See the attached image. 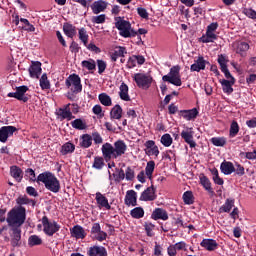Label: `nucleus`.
I'll use <instances>...</instances> for the list:
<instances>
[{"instance_id": "nucleus-33", "label": "nucleus", "mask_w": 256, "mask_h": 256, "mask_svg": "<svg viewBox=\"0 0 256 256\" xmlns=\"http://www.w3.org/2000/svg\"><path fill=\"white\" fill-rule=\"evenodd\" d=\"M98 99L104 107H111V105H113V100L111 99V96L107 95V93L99 94Z\"/></svg>"}, {"instance_id": "nucleus-49", "label": "nucleus", "mask_w": 256, "mask_h": 256, "mask_svg": "<svg viewBox=\"0 0 256 256\" xmlns=\"http://www.w3.org/2000/svg\"><path fill=\"white\" fill-rule=\"evenodd\" d=\"M211 173L213 175L212 179L214 183H216V185H223L224 181H223V178L219 177V170H217L216 168H213L211 170Z\"/></svg>"}, {"instance_id": "nucleus-8", "label": "nucleus", "mask_w": 256, "mask_h": 256, "mask_svg": "<svg viewBox=\"0 0 256 256\" xmlns=\"http://www.w3.org/2000/svg\"><path fill=\"white\" fill-rule=\"evenodd\" d=\"M133 79L141 89H149L151 83H153V78L150 75L143 73L134 74Z\"/></svg>"}, {"instance_id": "nucleus-5", "label": "nucleus", "mask_w": 256, "mask_h": 256, "mask_svg": "<svg viewBox=\"0 0 256 256\" xmlns=\"http://www.w3.org/2000/svg\"><path fill=\"white\" fill-rule=\"evenodd\" d=\"M180 71H181V68L179 66H173L170 69L169 74L164 75L162 77V80L167 82V83H171V85H175L176 87H181V85L183 83L181 82Z\"/></svg>"}, {"instance_id": "nucleus-53", "label": "nucleus", "mask_w": 256, "mask_h": 256, "mask_svg": "<svg viewBox=\"0 0 256 256\" xmlns=\"http://www.w3.org/2000/svg\"><path fill=\"white\" fill-rule=\"evenodd\" d=\"M21 23H24L25 27H24V31H28L30 33L35 32V26H33L29 20L25 19V18H21L20 19Z\"/></svg>"}, {"instance_id": "nucleus-29", "label": "nucleus", "mask_w": 256, "mask_h": 256, "mask_svg": "<svg viewBox=\"0 0 256 256\" xmlns=\"http://www.w3.org/2000/svg\"><path fill=\"white\" fill-rule=\"evenodd\" d=\"M10 175L13 177L15 180L18 181V183H21L23 179V170L17 166H12L10 168Z\"/></svg>"}, {"instance_id": "nucleus-42", "label": "nucleus", "mask_w": 256, "mask_h": 256, "mask_svg": "<svg viewBox=\"0 0 256 256\" xmlns=\"http://www.w3.org/2000/svg\"><path fill=\"white\" fill-rule=\"evenodd\" d=\"M75 151V144L71 142L65 143L61 148L62 155H68V153H73Z\"/></svg>"}, {"instance_id": "nucleus-41", "label": "nucleus", "mask_w": 256, "mask_h": 256, "mask_svg": "<svg viewBox=\"0 0 256 256\" xmlns=\"http://www.w3.org/2000/svg\"><path fill=\"white\" fill-rule=\"evenodd\" d=\"M82 67H84V69H87L88 71H95L97 63L93 59L84 60L82 61Z\"/></svg>"}, {"instance_id": "nucleus-1", "label": "nucleus", "mask_w": 256, "mask_h": 256, "mask_svg": "<svg viewBox=\"0 0 256 256\" xmlns=\"http://www.w3.org/2000/svg\"><path fill=\"white\" fill-rule=\"evenodd\" d=\"M127 152V144L122 140H118L111 145L110 143H105L102 145V154L105 161H111V159H119L122 155Z\"/></svg>"}, {"instance_id": "nucleus-30", "label": "nucleus", "mask_w": 256, "mask_h": 256, "mask_svg": "<svg viewBox=\"0 0 256 256\" xmlns=\"http://www.w3.org/2000/svg\"><path fill=\"white\" fill-rule=\"evenodd\" d=\"M63 31L67 37H70V39H73V37L77 35V28L69 23L63 25Z\"/></svg>"}, {"instance_id": "nucleus-62", "label": "nucleus", "mask_w": 256, "mask_h": 256, "mask_svg": "<svg viewBox=\"0 0 256 256\" xmlns=\"http://www.w3.org/2000/svg\"><path fill=\"white\" fill-rule=\"evenodd\" d=\"M125 178L127 181H132V179H135V171L131 169V167H128L125 172Z\"/></svg>"}, {"instance_id": "nucleus-20", "label": "nucleus", "mask_w": 256, "mask_h": 256, "mask_svg": "<svg viewBox=\"0 0 256 256\" xmlns=\"http://www.w3.org/2000/svg\"><path fill=\"white\" fill-rule=\"evenodd\" d=\"M151 217L154 219V221H157L161 219L162 221H167L169 219V214H167V211L163 208H156L153 212Z\"/></svg>"}, {"instance_id": "nucleus-40", "label": "nucleus", "mask_w": 256, "mask_h": 256, "mask_svg": "<svg viewBox=\"0 0 256 256\" xmlns=\"http://www.w3.org/2000/svg\"><path fill=\"white\" fill-rule=\"evenodd\" d=\"M130 215L133 219H141L145 215V210L141 207H136L130 211Z\"/></svg>"}, {"instance_id": "nucleus-63", "label": "nucleus", "mask_w": 256, "mask_h": 256, "mask_svg": "<svg viewBox=\"0 0 256 256\" xmlns=\"http://www.w3.org/2000/svg\"><path fill=\"white\" fill-rule=\"evenodd\" d=\"M137 13L142 17V19H149V13L145 8H137Z\"/></svg>"}, {"instance_id": "nucleus-16", "label": "nucleus", "mask_w": 256, "mask_h": 256, "mask_svg": "<svg viewBox=\"0 0 256 256\" xmlns=\"http://www.w3.org/2000/svg\"><path fill=\"white\" fill-rule=\"evenodd\" d=\"M124 202L128 207H137V192L135 190H128Z\"/></svg>"}, {"instance_id": "nucleus-50", "label": "nucleus", "mask_w": 256, "mask_h": 256, "mask_svg": "<svg viewBox=\"0 0 256 256\" xmlns=\"http://www.w3.org/2000/svg\"><path fill=\"white\" fill-rule=\"evenodd\" d=\"M92 167L94 169H103V167H105V160L103 157H95Z\"/></svg>"}, {"instance_id": "nucleus-38", "label": "nucleus", "mask_w": 256, "mask_h": 256, "mask_svg": "<svg viewBox=\"0 0 256 256\" xmlns=\"http://www.w3.org/2000/svg\"><path fill=\"white\" fill-rule=\"evenodd\" d=\"M59 117H62V119H68V121H71L73 119V114L71 113V110L66 108H60L58 110Z\"/></svg>"}, {"instance_id": "nucleus-60", "label": "nucleus", "mask_w": 256, "mask_h": 256, "mask_svg": "<svg viewBox=\"0 0 256 256\" xmlns=\"http://www.w3.org/2000/svg\"><path fill=\"white\" fill-rule=\"evenodd\" d=\"M16 203L18 205H29V203H31V200H29V198L27 196L23 195V196H19L16 199Z\"/></svg>"}, {"instance_id": "nucleus-32", "label": "nucleus", "mask_w": 256, "mask_h": 256, "mask_svg": "<svg viewBox=\"0 0 256 256\" xmlns=\"http://www.w3.org/2000/svg\"><path fill=\"white\" fill-rule=\"evenodd\" d=\"M12 231L11 244L13 247H17V245H19V241H21V228H12Z\"/></svg>"}, {"instance_id": "nucleus-31", "label": "nucleus", "mask_w": 256, "mask_h": 256, "mask_svg": "<svg viewBox=\"0 0 256 256\" xmlns=\"http://www.w3.org/2000/svg\"><path fill=\"white\" fill-rule=\"evenodd\" d=\"M200 41L202 43H215V41H217V36L215 32H209L206 30L205 35L200 38Z\"/></svg>"}, {"instance_id": "nucleus-57", "label": "nucleus", "mask_w": 256, "mask_h": 256, "mask_svg": "<svg viewBox=\"0 0 256 256\" xmlns=\"http://www.w3.org/2000/svg\"><path fill=\"white\" fill-rule=\"evenodd\" d=\"M218 63L221 67V70L227 69V63H229V60H227V57H225V55L221 54L218 56Z\"/></svg>"}, {"instance_id": "nucleus-27", "label": "nucleus", "mask_w": 256, "mask_h": 256, "mask_svg": "<svg viewBox=\"0 0 256 256\" xmlns=\"http://www.w3.org/2000/svg\"><path fill=\"white\" fill-rule=\"evenodd\" d=\"M30 77H35L39 79L41 75V62H32V65L29 68Z\"/></svg>"}, {"instance_id": "nucleus-64", "label": "nucleus", "mask_w": 256, "mask_h": 256, "mask_svg": "<svg viewBox=\"0 0 256 256\" xmlns=\"http://www.w3.org/2000/svg\"><path fill=\"white\" fill-rule=\"evenodd\" d=\"M127 67L128 69H133V67H137V58H135V56H132L128 59Z\"/></svg>"}, {"instance_id": "nucleus-11", "label": "nucleus", "mask_w": 256, "mask_h": 256, "mask_svg": "<svg viewBox=\"0 0 256 256\" xmlns=\"http://www.w3.org/2000/svg\"><path fill=\"white\" fill-rule=\"evenodd\" d=\"M17 131L15 126H3L0 128V141L1 143H7L9 137H13V133Z\"/></svg>"}, {"instance_id": "nucleus-23", "label": "nucleus", "mask_w": 256, "mask_h": 256, "mask_svg": "<svg viewBox=\"0 0 256 256\" xmlns=\"http://www.w3.org/2000/svg\"><path fill=\"white\" fill-rule=\"evenodd\" d=\"M220 83L222 85V89L224 93H227L228 95H231L233 93V85H235V78H232V80H220Z\"/></svg>"}, {"instance_id": "nucleus-21", "label": "nucleus", "mask_w": 256, "mask_h": 256, "mask_svg": "<svg viewBox=\"0 0 256 256\" xmlns=\"http://www.w3.org/2000/svg\"><path fill=\"white\" fill-rule=\"evenodd\" d=\"M200 245L206 249V251H215V249L219 247V244L214 239H203Z\"/></svg>"}, {"instance_id": "nucleus-56", "label": "nucleus", "mask_w": 256, "mask_h": 256, "mask_svg": "<svg viewBox=\"0 0 256 256\" xmlns=\"http://www.w3.org/2000/svg\"><path fill=\"white\" fill-rule=\"evenodd\" d=\"M234 173L235 175H238V177H243V175H245V167L239 163H236L234 166Z\"/></svg>"}, {"instance_id": "nucleus-13", "label": "nucleus", "mask_w": 256, "mask_h": 256, "mask_svg": "<svg viewBox=\"0 0 256 256\" xmlns=\"http://www.w3.org/2000/svg\"><path fill=\"white\" fill-rule=\"evenodd\" d=\"M70 235L74 239H85V237H87V232L83 226L75 225L74 227L70 228Z\"/></svg>"}, {"instance_id": "nucleus-14", "label": "nucleus", "mask_w": 256, "mask_h": 256, "mask_svg": "<svg viewBox=\"0 0 256 256\" xmlns=\"http://www.w3.org/2000/svg\"><path fill=\"white\" fill-rule=\"evenodd\" d=\"M109 3L104 0H98L92 3L91 10L94 13V15H99V13H103L105 9H107V6Z\"/></svg>"}, {"instance_id": "nucleus-22", "label": "nucleus", "mask_w": 256, "mask_h": 256, "mask_svg": "<svg viewBox=\"0 0 256 256\" xmlns=\"http://www.w3.org/2000/svg\"><path fill=\"white\" fill-rule=\"evenodd\" d=\"M180 115L181 117H183V119H186V121H191L192 119L197 118V115H199V111H197L196 108L191 110H181Z\"/></svg>"}, {"instance_id": "nucleus-12", "label": "nucleus", "mask_w": 256, "mask_h": 256, "mask_svg": "<svg viewBox=\"0 0 256 256\" xmlns=\"http://www.w3.org/2000/svg\"><path fill=\"white\" fill-rule=\"evenodd\" d=\"M145 147V153L149 157L153 156L154 157H159V147L155 145V141L153 140H148L144 144Z\"/></svg>"}, {"instance_id": "nucleus-47", "label": "nucleus", "mask_w": 256, "mask_h": 256, "mask_svg": "<svg viewBox=\"0 0 256 256\" xmlns=\"http://www.w3.org/2000/svg\"><path fill=\"white\" fill-rule=\"evenodd\" d=\"M160 141L164 147H171V145H173V138L171 137V134L162 135Z\"/></svg>"}, {"instance_id": "nucleus-9", "label": "nucleus", "mask_w": 256, "mask_h": 256, "mask_svg": "<svg viewBox=\"0 0 256 256\" xmlns=\"http://www.w3.org/2000/svg\"><path fill=\"white\" fill-rule=\"evenodd\" d=\"M27 91H29V88L27 86H20L16 88V92L8 93V97H14V99H17L18 101H23V103H27V101H29V97L25 95Z\"/></svg>"}, {"instance_id": "nucleus-37", "label": "nucleus", "mask_w": 256, "mask_h": 256, "mask_svg": "<svg viewBox=\"0 0 256 256\" xmlns=\"http://www.w3.org/2000/svg\"><path fill=\"white\" fill-rule=\"evenodd\" d=\"M28 245H29V247H36L39 245H43V239H41V237H39L37 235H31L28 238Z\"/></svg>"}, {"instance_id": "nucleus-35", "label": "nucleus", "mask_w": 256, "mask_h": 256, "mask_svg": "<svg viewBox=\"0 0 256 256\" xmlns=\"http://www.w3.org/2000/svg\"><path fill=\"white\" fill-rule=\"evenodd\" d=\"M111 119H121L123 117V108L119 105H115L110 112Z\"/></svg>"}, {"instance_id": "nucleus-48", "label": "nucleus", "mask_w": 256, "mask_h": 256, "mask_svg": "<svg viewBox=\"0 0 256 256\" xmlns=\"http://www.w3.org/2000/svg\"><path fill=\"white\" fill-rule=\"evenodd\" d=\"M40 87L41 89H51V83L49 82V79L47 78V74H43L40 78Z\"/></svg>"}, {"instance_id": "nucleus-43", "label": "nucleus", "mask_w": 256, "mask_h": 256, "mask_svg": "<svg viewBox=\"0 0 256 256\" xmlns=\"http://www.w3.org/2000/svg\"><path fill=\"white\" fill-rule=\"evenodd\" d=\"M211 143L215 145V147H225L227 139L225 137H214L211 139Z\"/></svg>"}, {"instance_id": "nucleus-58", "label": "nucleus", "mask_w": 256, "mask_h": 256, "mask_svg": "<svg viewBox=\"0 0 256 256\" xmlns=\"http://www.w3.org/2000/svg\"><path fill=\"white\" fill-rule=\"evenodd\" d=\"M242 12L249 19H256V11L253 8H244Z\"/></svg>"}, {"instance_id": "nucleus-7", "label": "nucleus", "mask_w": 256, "mask_h": 256, "mask_svg": "<svg viewBox=\"0 0 256 256\" xmlns=\"http://www.w3.org/2000/svg\"><path fill=\"white\" fill-rule=\"evenodd\" d=\"M66 87H68L72 93H81V91H83V86L81 85V78L79 75H70L66 79Z\"/></svg>"}, {"instance_id": "nucleus-44", "label": "nucleus", "mask_w": 256, "mask_h": 256, "mask_svg": "<svg viewBox=\"0 0 256 256\" xmlns=\"http://www.w3.org/2000/svg\"><path fill=\"white\" fill-rule=\"evenodd\" d=\"M238 133H239V124L237 123V121H233L230 125L229 137L233 139V137H237Z\"/></svg>"}, {"instance_id": "nucleus-18", "label": "nucleus", "mask_w": 256, "mask_h": 256, "mask_svg": "<svg viewBox=\"0 0 256 256\" xmlns=\"http://www.w3.org/2000/svg\"><path fill=\"white\" fill-rule=\"evenodd\" d=\"M88 256H107V248L99 245H94L89 248Z\"/></svg>"}, {"instance_id": "nucleus-46", "label": "nucleus", "mask_w": 256, "mask_h": 256, "mask_svg": "<svg viewBox=\"0 0 256 256\" xmlns=\"http://www.w3.org/2000/svg\"><path fill=\"white\" fill-rule=\"evenodd\" d=\"M153 171H155V161L147 162L145 174L147 175L148 179H151V177H153Z\"/></svg>"}, {"instance_id": "nucleus-61", "label": "nucleus", "mask_w": 256, "mask_h": 256, "mask_svg": "<svg viewBox=\"0 0 256 256\" xmlns=\"http://www.w3.org/2000/svg\"><path fill=\"white\" fill-rule=\"evenodd\" d=\"M97 65H98V73L101 75L107 69V63H105V61L103 60H97Z\"/></svg>"}, {"instance_id": "nucleus-25", "label": "nucleus", "mask_w": 256, "mask_h": 256, "mask_svg": "<svg viewBox=\"0 0 256 256\" xmlns=\"http://www.w3.org/2000/svg\"><path fill=\"white\" fill-rule=\"evenodd\" d=\"M119 97L122 101H131V97L129 96V86L124 82H122L119 87Z\"/></svg>"}, {"instance_id": "nucleus-36", "label": "nucleus", "mask_w": 256, "mask_h": 256, "mask_svg": "<svg viewBox=\"0 0 256 256\" xmlns=\"http://www.w3.org/2000/svg\"><path fill=\"white\" fill-rule=\"evenodd\" d=\"M235 207V200L227 199L224 205L220 207V213H229Z\"/></svg>"}, {"instance_id": "nucleus-52", "label": "nucleus", "mask_w": 256, "mask_h": 256, "mask_svg": "<svg viewBox=\"0 0 256 256\" xmlns=\"http://www.w3.org/2000/svg\"><path fill=\"white\" fill-rule=\"evenodd\" d=\"M79 39L85 46H87V43L89 41V35H87V31H85L84 28H81L79 30Z\"/></svg>"}, {"instance_id": "nucleus-4", "label": "nucleus", "mask_w": 256, "mask_h": 256, "mask_svg": "<svg viewBox=\"0 0 256 256\" xmlns=\"http://www.w3.org/2000/svg\"><path fill=\"white\" fill-rule=\"evenodd\" d=\"M116 29L119 31V35L125 39L135 37L137 33L131 27V23L124 19L118 18L115 23Z\"/></svg>"}, {"instance_id": "nucleus-24", "label": "nucleus", "mask_w": 256, "mask_h": 256, "mask_svg": "<svg viewBox=\"0 0 256 256\" xmlns=\"http://www.w3.org/2000/svg\"><path fill=\"white\" fill-rule=\"evenodd\" d=\"M127 55V48L123 46H116L114 52L111 54V61H117L118 57H125Z\"/></svg>"}, {"instance_id": "nucleus-26", "label": "nucleus", "mask_w": 256, "mask_h": 256, "mask_svg": "<svg viewBox=\"0 0 256 256\" xmlns=\"http://www.w3.org/2000/svg\"><path fill=\"white\" fill-rule=\"evenodd\" d=\"M220 170L224 175H231L232 173H235V165L231 162L224 161L220 165Z\"/></svg>"}, {"instance_id": "nucleus-51", "label": "nucleus", "mask_w": 256, "mask_h": 256, "mask_svg": "<svg viewBox=\"0 0 256 256\" xmlns=\"http://www.w3.org/2000/svg\"><path fill=\"white\" fill-rule=\"evenodd\" d=\"M183 201L186 205H193V192L186 191L183 194Z\"/></svg>"}, {"instance_id": "nucleus-10", "label": "nucleus", "mask_w": 256, "mask_h": 256, "mask_svg": "<svg viewBox=\"0 0 256 256\" xmlns=\"http://www.w3.org/2000/svg\"><path fill=\"white\" fill-rule=\"evenodd\" d=\"M181 137L184 139L185 143H187L191 148L197 147V143L193 141V136L195 135V131H193V128H185L181 132Z\"/></svg>"}, {"instance_id": "nucleus-15", "label": "nucleus", "mask_w": 256, "mask_h": 256, "mask_svg": "<svg viewBox=\"0 0 256 256\" xmlns=\"http://www.w3.org/2000/svg\"><path fill=\"white\" fill-rule=\"evenodd\" d=\"M96 203L100 209H107L109 211L111 209V205L109 204V200L105 195H103L101 192H97L95 196Z\"/></svg>"}, {"instance_id": "nucleus-2", "label": "nucleus", "mask_w": 256, "mask_h": 256, "mask_svg": "<svg viewBox=\"0 0 256 256\" xmlns=\"http://www.w3.org/2000/svg\"><path fill=\"white\" fill-rule=\"evenodd\" d=\"M37 183H43L45 189L51 193H59L61 191V182L51 172H43L38 175L36 179Z\"/></svg>"}, {"instance_id": "nucleus-45", "label": "nucleus", "mask_w": 256, "mask_h": 256, "mask_svg": "<svg viewBox=\"0 0 256 256\" xmlns=\"http://www.w3.org/2000/svg\"><path fill=\"white\" fill-rule=\"evenodd\" d=\"M71 125L74 129H78L79 131H83V129H87V124L81 119H76L72 121Z\"/></svg>"}, {"instance_id": "nucleus-34", "label": "nucleus", "mask_w": 256, "mask_h": 256, "mask_svg": "<svg viewBox=\"0 0 256 256\" xmlns=\"http://www.w3.org/2000/svg\"><path fill=\"white\" fill-rule=\"evenodd\" d=\"M80 145L84 149H89L93 145V137L89 134L82 135Z\"/></svg>"}, {"instance_id": "nucleus-39", "label": "nucleus", "mask_w": 256, "mask_h": 256, "mask_svg": "<svg viewBox=\"0 0 256 256\" xmlns=\"http://www.w3.org/2000/svg\"><path fill=\"white\" fill-rule=\"evenodd\" d=\"M200 183L204 187V189L208 191V193H210V195H213V193H215L213 191V188H211V181H209V178L205 176L200 178Z\"/></svg>"}, {"instance_id": "nucleus-59", "label": "nucleus", "mask_w": 256, "mask_h": 256, "mask_svg": "<svg viewBox=\"0 0 256 256\" xmlns=\"http://www.w3.org/2000/svg\"><path fill=\"white\" fill-rule=\"evenodd\" d=\"M92 239H95L96 241L100 242L105 241V239H107V234L100 230L98 233L92 236Z\"/></svg>"}, {"instance_id": "nucleus-3", "label": "nucleus", "mask_w": 256, "mask_h": 256, "mask_svg": "<svg viewBox=\"0 0 256 256\" xmlns=\"http://www.w3.org/2000/svg\"><path fill=\"white\" fill-rule=\"evenodd\" d=\"M27 219V213L25 208L23 207H17L12 208L6 218V222L8 223L9 227L12 228H19L23 223H25V220Z\"/></svg>"}, {"instance_id": "nucleus-19", "label": "nucleus", "mask_w": 256, "mask_h": 256, "mask_svg": "<svg viewBox=\"0 0 256 256\" xmlns=\"http://www.w3.org/2000/svg\"><path fill=\"white\" fill-rule=\"evenodd\" d=\"M233 47L238 55L245 57L247 55V50L249 49V44L246 42H235Z\"/></svg>"}, {"instance_id": "nucleus-28", "label": "nucleus", "mask_w": 256, "mask_h": 256, "mask_svg": "<svg viewBox=\"0 0 256 256\" xmlns=\"http://www.w3.org/2000/svg\"><path fill=\"white\" fill-rule=\"evenodd\" d=\"M191 71H203L205 70V59L203 57H198V59L191 65Z\"/></svg>"}, {"instance_id": "nucleus-54", "label": "nucleus", "mask_w": 256, "mask_h": 256, "mask_svg": "<svg viewBox=\"0 0 256 256\" xmlns=\"http://www.w3.org/2000/svg\"><path fill=\"white\" fill-rule=\"evenodd\" d=\"M107 16L105 14H100L98 16H93L91 21L92 23H96L97 25L105 23Z\"/></svg>"}, {"instance_id": "nucleus-6", "label": "nucleus", "mask_w": 256, "mask_h": 256, "mask_svg": "<svg viewBox=\"0 0 256 256\" xmlns=\"http://www.w3.org/2000/svg\"><path fill=\"white\" fill-rule=\"evenodd\" d=\"M43 231L48 237H53L54 233H57L61 226L56 221H49L47 216H43L41 219Z\"/></svg>"}, {"instance_id": "nucleus-55", "label": "nucleus", "mask_w": 256, "mask_h": 256, "mask_svg": "<svg viewBox=\"0 0 256 256\" xmlns=\"http://www.w3.org/2000/svg\"><path fill=\"white\" fill-rule=\"evenodd\" d=\"M116 171L118 172V174H112L114 180L116 181V183H121V181L125 179V171H123V169H116Z\"/></svg>"}, {"instance_id": "nucleus-17", "label": "nucleus", "mask_w": 256, "mask_h": 256, "mask_svg": "<svg viewBox=\"0 0 256 256\" xmlns=\"http://www.w3.org/2000/svg\"><path fill=\"white\" fill-rule=\"evenodd\" d=\"M156 199L157 195L153 186L148 187L140 196V201H155Z\"/></svg>"}]
</instances>
